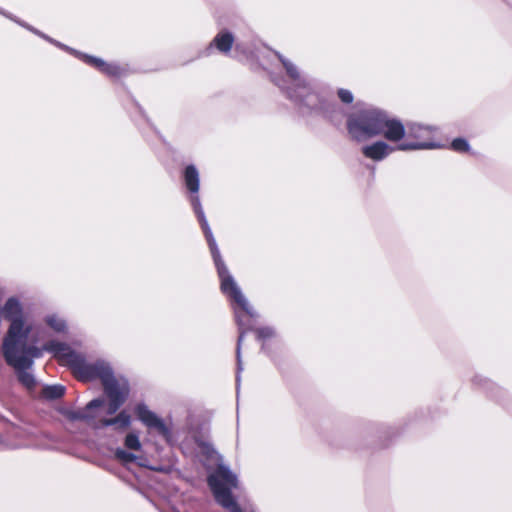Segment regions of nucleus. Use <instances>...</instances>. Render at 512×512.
Here are the masks:
<instances>
[{
	"mask_svg": "<svg viewBox=\"0 0 512 512\" xmlns=\"http://www.w3.org/2000/svg\"><path fill=\"white\" fill-rule=\"evenodd\" d=\"M44 350L54 352L63 364L71 367L74 375L81 381L100 378L105 394L109 399L107 414L112 415L124 404L129 393V386L125 380H117L108 363L97 361L89 364L82 355L71 350L66 344L51 341L45 344Z\"/></svg>",
	"mask_w": 512,
	"mask_h": 512,
	"instance_id": "nucleus-1",
	"label": "nucleus"
},
{
	"mask_svg": "<svg viewBox=\"0 0 512 512\" xmlns=\"http://www.w3.org/2000/svg\"><path fill=\"white\" fill-rule=\"evenodd\" d=\"M347 129L351 137L359 142L378 135L397 142L405 135V128L401 121L391 118L386 112L376 108L350 115L347 120Z\"/></svg>",
	"mask_w": 512,
	"mask_h": 512,
	"instance_id": "nucleus-2",
	"label": "nucleus"
},
{
	"mask_svg": "<svg viewBox=\"0 0 512 512\" xmlns=\"http://www.w3.org/2000/svg\"><path fill=\"white\" fill-rule=\"evenodd\" d=\"M19 312L15 298L7 300L3 313L4 317L11 322L9 330L3 342V355L6 362L12 366L17 374L19 381L28 389L35 386L34 376L27 371L32 364L33 360L25 356H18L17 342H19L18 334L23 328L19 317L16 315Z\"/></svg>",
	"mask_w": 512,
	"mask_h": 512,
	"instance_id": "nucleus-3",
	"label": "nucleus"
},
{
	"mask_svg": "<svg viewBox=\"0 0 512 512\" xmlns=\"http://www.w3.org/2000/svg\"><path fill=\"white\" fill-rule=\"evenodd\" d=\"M194 210L201 222L202 228L204 230L205 236L208 240L215 264L217 266L218 274L221 279V289L224 293L229 295L240 307L243 311H245L247 314L252 315L251 308L249 306L248 301L240 291L239 287L237 286L236 282L232 278L231 275H229L228 270L221 260L220 253L218 251V248L216 246L215 240L212 236V233L210 231V228L208 227L207 221L204 217V213L201 209V205L199 202L198 197L193 198L192 200Z\"/></svg>",
	"mask_w": 512,
	"mask_h": 512,
	"instance_id": "nucleus-4",
	"label": "nucleus"
},
{
	"mask_svg": "<svg viewBox=\"0 0 512 512\" xmlns=\"http://www.w3.org/2000/svg\"><path fill=\"white\" fill-rule=\"evenodd\" d=\"M208 483L219 504L230 512H244L231 496L230 490L237 486V478L229 469L219 466L209 476Z\"/></svg>",
	"mask_w": 512,
	"mask_h": 512,
	"instance_id": "nucleus-5",
	"label": "nucleus"
},
{
	"mask_svg": "<svg viewBox=\"0 0 512 512\" xmlns=\"http://www.w3.org/2000/svg\"><path fill=\"white\" fill-rule=\"evenodd\" d=\"M16 304L19 309V312L16 315L19 317V320L21 321V323L23 325L22 326L23 328L20 330V332L18 334V337L20 339L19 342H17L18 356H25L31 360H32V358H38L42 354L41 349H39L35 346H28L26 344V339L31 330V326L26 323V321L23 317L21 305L17 300H16Z\"/></svg>",
	"mask_w": 512,
	"mask_h": 512,
	"instance_id": "nucleus-6",
	"label": "nucleus"
},
{
	"mask_svg": "<svg viewBox=\"0 0 512 512\" xmlns=\"http://www.w3.org/2000/svg\"><path fill=\"white\" fill-rule=\"evenodd\" d=\"M136 413L138 418L148 427L157 429V431L164 436L168 434V430L163 421L160 418H158L153 412L148 410L146 406L138 405L136 408Z\"/></svg>",
	"mask_w": 512,
	"mask_h": 512,
	"instance_id": "nucleus-7",
	"label": "nucleus"
},
{
	"mask_svg": "<svg viewBox=\"0 0 512 512\" xmlns=\"http://www.w3.org/2000/svg\"><path fill=\"white\" fill-rule=\"evenodd\" d=\"M394 151L393 147H390L387 143L383 141H378L372 145L364 146L362 148V153L372 160H382L386 156H388L391 152Z\"/></svg>",
	"mask_w": 512,
	"mask_h": 512,
	"instance_id": "nucleus-8",
	"label": "nucleus"
},
{
	"mask_svg": "<svg viewBox=\"0 0 512 512\" xmlns=\"http://www.w3.org/2000/svg\"><path fill=\"white\" fill-rule=\"evenodd\" d=\"M233 42L234 37L228 31H222L218 33L213 40V44L216 46V48L223 53H227L230 51Z\"/></svg>",
	"mask_w": 512,
	"mask_h": 512,
	"instance_id": "nucleus-9",
	"label": "nucleus"
},
{
	"mask_svg": "<svg viewBox=\"0 0 512 512\" xmlns=\"http://www.w3.org/2000/svg\"><path fill=\"white\" fill-rule=\"evenodd\" d=\"M185 184L186 187L193 193L198 192L199 190V173L195 166L189 165L185 169Z\"/></svg>",
	"mask_w": 512,
	"mask_h": 512,
	"instance_id": "nucleus-10",
	"label": "nucleus"
},
{
	"mask_svg": "<svg viewBox=\"0 0 512 512\" xmlns=\"http://www.w3.org/2000/svg\"><path fill=\"white\" fill-rule=\"evenodd\" d=\"M102 426H117L126 428L130 424V416L127 412L122 411L116 417L100 420Z\"/></svg>",
	"mask_w": 512,
	"mask_h": 512,
	"instance_id": "nucleus-11",
	"label": "nucleus"
},
{
	"mask_svg": "<svg viewBox=\"0 0 512 512\" xmlns=\"http://www.w3.org/2000/svg\"><path fill=\"white\" fill-rule=\"evenodd\" d=\"M87 62L97 67L102 72L116 76L120 74V68L116 65L107 64L103 60L95 57H87Z\"/></svg>",
	"mask_w": 512,
	"mask_h": 512,
	"instance_id": "nucleus-12",
	"label": "nucleus"
},
{
	"mask_svg": "<svg viewBox=\"0 0 512 512\" xmlns=\"http://www.w3.org/2000/svg\"><path fill=\"white\" fill-rule=\"evenodd\" d=\"M104 402H105L104 399H94L86 405L84 410L73 413L71 415V417L73 419H80V420L93 419L94 416L90 414V411L94 408L103 406Z\"/></svg>",
	"mask_w": 512,
	"mask_h": 512,
	"instance_id": "nucleus-13",
	"label": "nucleus"
},
{
	"mask_svg": "<svg viewBox=\"0 0 512 512\" xmlns=\"http://www.w3.org/2000/svg\"><path fill=\"white\" fill-rule=\"evenodd\" d=\"M64 391L61 385L47 386L43 389V396L47 399H57L64 395Z\"/></svg>",
	"mask_w": 512,
	"mask_h": 512,
	"instance_id": "nucleus-14",
	"label": "nucleus"
},
{
	"mask_svg": "<svg viewBox=\"0 0 512 512\" xmlns=\"http://www.w3.org/2000/svg\"><path fill=\"white\" fill-rule=\"evenodd\" d=\"M438 146L433 143H404L398 146L399 150H417V149H431Z\"/></svg>",
	"mask_w": 512,
	"mask_h": 512,
	"instance_id": "nucleus-15",
	"label": "nucleus"
},
{
	"mask_svg": "<svg viewBox=\"0 0 512 512\" xmlns=\"http://www.w3.org/2000/svg\"><path fill=\"white\" fill-rule=\"evenodd\" d=\"M280 61L286 69L287 74L294 80H299L300 75L297 71V68L288 60L284 59L281 55H278Z\"/></svg>",
	"mask_w": 512,
	"mask_h": 512,
	"instance_id": "nucleus-16",
	"label": "nucleus"
},
{
	"mask_svg": "<svg viewBox=\"0 0 512 512\" xmlns=\"http://www.w3.org/2000/svg\"><path fill=\"white\" fill-rule=\"evenodd\" d=\"M125 446L131 450H140L141 443L137 435L130 433L125 438Z\"/></svg>",
	"mask_w": 512,
	"mask_h": 512,
	"instance_id": "nucleus-17",
	"label": "nucleus"
},
{
	"mask_svg": "<svg viewBox=\"0 0 512 512\" xmlns=\"http://www.w3.org/2000/svg\"><path fill=\"white\" fill-rule=\"evenodd\" d=\"M429 131L428 127H423L418 124H413L409 126V135L414 138H421L424 136V132Z\"/></svg>",
	"mask_w": 512,
	"mask_h": 512,
	"instance_id": "nucleus-18",
	"label": "nucleus"
},
{
	"mask_svg": "<svg viewBox=\"0 0 512 512\" xmlns=\"http://www.w3.org/2000/svg\"><path fill=\"white\" fill-rule=\"evenodd\" d=\"M47 323L57 332H61L65 329V322L55 316L49 317Z\"/></svg>",
	"mask_w": 512,
	"mask_h": 512,
	"instance_id": "nucleus-19",
	"label": "nucleus"
},
{
	"mask_svg": "<svg viewBox=\"0 0 512 512\" xmlns=\"http://www.w3.org/2000/svg\"><path fill=\"white\" fill-rule=\"evenodd\" d=\"M453 150L458 152H465L469 150V144L465 139L457 138L454 139L451 144Z\"/></svg>",
	"mask_w": 512,
	"mask_h": 512,
	"instance_id": "nucleus-20",
	"label": "nucleus"
},
{
	"mask_svg": "<svg viewBox=\"0 0 512 512\" xmlns=\"http://www.w3.org/2000/svg\"><path fill=\"white\" fill-rule=\"evenodd\" d=\"M116 457L124 463L133 462L136 460V456L130 452H126L122 449H118L115 453Z\"/></svg>",
	"mask_w": 512,
	"mask_h": 512,
	"instance_id": "nucleus-21",
	"label": "nucleus"
},
{
	"mask_svg": "<svg viewBox=\"0 0 512 512\" xmlns=\"http://www.w3.org/2000/svg\"><path fill=\"white\" fill-rule=\"evenodd\" d=\"M338 96L341 99V101L344 102V103L349 104V103H351L353 101V95H352V93L349 90L340 89L338 91Z\"/></svg>",
	"mask_w": 512,
	"mask_h": 512,
	"instance_id": "nucleus-22",
	"label": "nucleus"
},
{
	"mask_svg": "<svg viewBox=\"0 0 512 512\" xmlns=\"http://www.w3.org/2000/svg\"><path fill=\"white\" fill-rule=\"evenodd\" d=\"M256 332L259 338H267L273 335V331L270 328H261Z\"/></svg>",
	"mask_w": 512,
	"mask_h": 512,
	"instance_id": "nucleus-23",
	"label": "nucleus"
},
{
	"mask_svg": "<svg viewBox=\"0 0 512 512\" xmlns=\"http://www.w3.org/2000/svg\"><path fill=\"white\" fill-rule=\"evenodd\" d=\"M242 339H243V332H241V333H240V336H239V338H238V343H237V358H238V363H240V346H241Z\"/></svg>",
	"mask_w": 512,
	"mask_h": 512,
	"instance_id": "nucleus-24",
	"label": "nucleus"
}]
</instances>
